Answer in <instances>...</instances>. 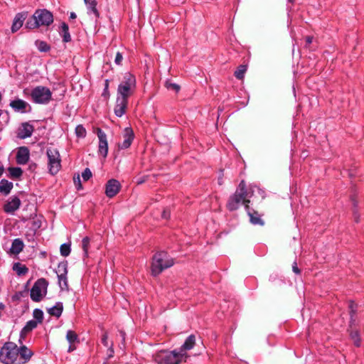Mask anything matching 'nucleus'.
<instances>
[{
    "instance_id": "37",
    "label": "nucleus",
    "mask_w": 364,
    "mask_h": 364,
    "mask_svg": "<svg viewBox=\"0 0 364 364\" xmlns=\"http://www.w3.org/2000/svg\"><path fill=\"white\" fill-rule=\"evenodd\" d=\"M60 250V254L62 256H63V257L68 256L69 254L70 253V245H68L65 243L61 245Z\"/></svg>"
},
{
    "instance_id": "6",
    "label": "nucleus",
    "mask_w": 364,
    "mask_h": 364,
    "mask_svg": "<svg viewBox=\"0 0 364 364\" xmlns=\"http://www.w3.org/2000/svg\"><path fill=\"white\" fill-rule=\"evenodd\" d=\"M136 88L135 77L127 73L124 75L122 81L117 88V96L128 98Z\"/></svg>"
},
{
    "instance_id": "1",
    "label": "nucleus",
    "mask_w": 364,
    "mask_h": 364,
    "mask_svg": "<svg viewBox=\"0 0 364 364\" xmlns=\"http://www.w3.org/2000/svg\"><path fill=\"white\" fill-rule=\"evenodd\" d=\"M251 196L246 189V185L244 181H242L235 193L230 197L227 203L228 208L232 211L237 210L241 204H244L247 210H249L250 198Z\"/></svg>"
},
{
    "instance_id": "47",
    "label": "nucleus",
    "mask_w": 364,
    "mask_h": 364,
    "mask_svg": "<svg viewBox=\"0 0 364 364\" xmlns=\"http://www.w3.org/2000/svg\"><path fill=\"white\" fill-rule=\"evenodd\" d=\"M292 269H293V272L294 273H296V274H299L300 273V270L298 268L297 264H296V262H294V264L292 265Z\"/></svg>"
},
{
    "instance_id": "15",
    "label": "nucleus",
    "mask_w": 364,
    "mask_h": 364,
    "mask_svg": "<svg viewBox=\"0 0 364 364\" xmlns=\"http://www.w3.org/2000/svg\"><path fill=\"white\" fill-rule=\"evenodd\" d=\"M10 106L14 111L21 113L26 112L27 109H28L29 110L31 109V106L29 105V104L21 99H16L11 101L10 102Z\"/></svg>"
},
{
    "instance_id": "41",
    "label": "nucleus",
    "mask_w": 364,
    "mask_h": 364,
    "mask_svg": "<svg viewBox=\"0 0 364 364\" xmlns=\"http://www.w3.org/2000/svg\"><path fill=\"white\" fill-rule=\"evenodd\" d=\"M73 181L77 189L79 190L82 188L81 181L79 175L73 177Z\"/></svg>"
},
{
    "instance_id": "27",
    "label": "nucleus",
    "mask_w": 364,
    "mask_h": 364,
    "mask_svg": "<svg viewBox=\"0 0 364 364\" xmlns=\"http://www.w3.org/2000/svg\"><path fill=\"white\" fill-rule=\"evenodd\" d=\"M13 188V183L7 180L2 179L0 181V193L8 195Z\"/></svg>"
},
{
    "instance_id": "10",
    "label": "nucleus",
    "mask_w": 364,
    "mask_h": 364,
    "mask_svg": "<svg viewBox=\"0 0 364 364\" xmlns=\"http://www.w3.org/2000/svg\"><path fill=\"white\" fill-rule=\"evenodd\" d=\"M99 139L98 153L104 158H106L108 153V143L106 134L100 128L97 130Z\"/></svg>"
},
{
    "instance_id": "18",
    "label": "nucleus",
    "mask_w": 364,
    "mask_h": 364,
    "mask_svg": "<svg viewBox=\"0 0 364 364\" xmlns=\"http://www.w3.org/2000/svg\"><path fill=\"white\" fill-rule=\"evenodd\" d=\"M29 150L27 147H20L16 154V161L18 164L24 165L29 160Z\"/></svg>"
},
{
    "instance_id": "49",
    "label": "nucleus",
    "mask_w": 364,
    "mask_h": 364,
    "mask_svg": "<svg viewBox=\"0 0 364 364\" xmlns=\"http://www.w3.org/2000/svg\"><path fill=\"white\" fill-rule=\"evenodd\" d=\"M76 17H77V16H76L75 13H74V12L70 13V18L71 19H75V18H76Z\"/></svg>"
},
{
    "instance_id": "7",
    "label": "nucleus",
    "mask_w": 364,
    "mask_h": 364,
    "mask_svg": "<svg viewBox=\"0 0 364 364\" xmlns=\"http://www.w3.org/2000/svg\"><path fill=\"white\" fill-rule=\"evenodd\" d=\"M46 155L49 173L52 175H55L60 171L61 167L60 153L57 149L48 147L46 149Z\"/></svg>"
},
{
    "instance_id": "5",
    "label": "nucleus",
    "mask_w": 364,
    "mask_h": 364,
    "mask_svg": "<svg viewBox=\"0 0 364 364\" xmlns=\"http://www.w3.org/2000/svg\"><path fill=\"white\" fill-rule=\"evenodd\" d=\"M18 359V346L11 341L6 342L0 349V362L14 364Z\"/></svg>"
},
{
    "instance_id": "43",
    "label": "nucleus",
    "mask_w": 364,
    "mask_h": 364,
    "mask_svg": "<svg viewBox=\"0 0 364 364\" xmlns=\"http://www.w3.org/2000/svg\"><path fill=\"white\" fill-rule=\"evenodd\" d=\"M102 343H103V345L105 346H108V336H107V334L106 333H104V335L102 336Z\"/></svg>"
},
{
    "instance_id": "44",
    "label": "nucleus",
    "mask_w": 364,
    "mask_h": 364,
    "mask_svg": "<svg viewBox=\"0 0 364 364\" xmlns=\"http://www.w3.org/2000/svg\"><path fill=\"white\" fill-rule=\"evenodd\" d=\"M162 218L168 219L170 218V211L168 210H164L162 213Z\"/></svg>"
},
{
    "instance_id": "34",
    "label": "nucleus",
    "mask_w": 364,
    "mask_h": 364,
    "mask_svg": "<svg viewBox=\"0 0 364 364\" xmlns=\"http://www.w3.org/2000/svg\"><path fill=\"white\" fill-rule=\"evenodd\" d=\"M86 129L82 125L80 124L76 127L75 134L77 137L85 138L86 136Z\"/></svg>"
},
{
    "instance_id": "2",
    "label": "nucleus",
    "mask_w": 364,
    "mask_h": 364,
    "mask_svg": "<svg viewBox=\"0 0 364 364\" xmlns=\"http://www.w3.org/2000/svg\"><path fill=\"white\" fill-rule=\"evenodd\" d=\"M187 353H179L176 350H162L153 355L154 360L158 364H179L186 361Z\"/></svg>"
},
{
    "instance_id": "8",
    "label": "nucleus",
    "mask_w": 364,
    "mask_h": 364,
    "mask_svg": "<svg viewBox=\"0 0 364 364\" xmlns=\"http://www.w3.org/2000/svg\"><path fill=\"white\" fill-rule=\"evenodd\" d=\"M32 100L36 104H48L52 98V92L44 86H37L31 92Z\"/></svg>"
},
{
    "instance_id": "39",
    "label": "nucleus",
    "mask_w": 364,
    "mask_h": 364,
    "mask_svg": "<svg viewBox=\"0 0 364 364\" xmlns=\"http://www.w3.org/2000/svg\"><path fill=\"white\" fill-rule=\"evenodd\" d=\"M166 87L168 90H174L176 92H178L180 90V86L178 85L171 82H166Z\"/></svg>"
},
{
    "instance_id": "30",
    "label": "nucleus",
    "mask_w": 364,
    "mask_h": 364,
    "mask_svg": "<svg viewBox=\"0 0 364 364\" xmlns=\"http://www.w3.org/2000/svg\"><path fill=\"white\" fill-rule=\"evenodd\" d=\"M246 70H247V66L244 65H241L235 71V76L237 79L242 80L244 77Z\"/></svg>"
},
{
    "instance_id": "9",
    "label": "nucleus",
    "mask_w": 364,
    "mask_h": 364,
    "mask_svg": "<svg viewBox=\"0 0 364 364\" xmlns=\"http://www.w3.org/2000/svg\"><path fill=\"white\" fill-rule=\"evenodd\" d=\"M48 286V282L46 279H38L31 289V299L36 302L41 301L47 294Z\"/></svg>"
},
{
    "instance_id": "36",
    "label": "nucleus",
    "mask_w": 364,
    "mask_h": 364,
    "mask_svg": "<svg viewBox=\"0 0 364 364\" xmlns=\"http://www.w3.org/2000/svg\"><path fill=\"white\" fill-rule=\"evenodd\" d=\"M248 215L250 218V221L254 225H262L264 224L263 221L261 220V218L256 214L255 215L254 214L250 213L248 211Z\"/></svg>"
},
{
    "instance_id": "32",
    "label": "nucleus",
    "mask_w": 364,
    "mask_h": 364,
    "mask_svg": "<svg viewBox=\"0 0 364 364\" xmlns=\"http://www.w3.org/2000/svg\"><path fill=\"white\" fill-rule=\"evenodd\" d=\"M11 176L15 178H18L21 176L23 171L19 167H12L9 169Z\"/></svg>"
},
{
    "instance_id": "55",
    "label": "nucleus",
    "mask_w": 364,
    "mask_h": 364,
    "mask_svg": "<svg viewBox=\"0 0 364 364\" xmlns=\"http://www.w3.org/2000/svg\"><path fill=\"white\" fill-rule=\"evenodd\" d=\"M289 2H293L294 0H288Z\"/></svg>"
},
{
    "instance_id": "35",
    "label": "nucleus",
    "mask_w": 364,
    "mask_h": 364,
    "mask_svg": "<svg viewBox=\"0 0 364 364\" xmlns=\"http://www.w3.org/2000/svg\"><path fill=\"white\" fill-rule=\"evenodd\" d=\"M90 238L88 237H85L82 240V248L83 250L85 256L87 257L88 255V249L90 247Z\"/></svg>"
},
{
    "instance_id": "42",
    "label": "nucleus",
    "mask_w": 364,
    "mask_h": 364,
    "mask_svg": "<svg viewBox=\"0 0 364 364\" xmlns=\"http://www.w3.org/2000/svg\"><path fill=\"white\" fill-rule=\"evenodd\" d=\"M122 59H123L122 55L119 52L117 53L116 57L114 59L115 63L117 65H120L122 61Z\"/></svg>"
},
{
    "instance_id": "33",
    "label": "nucleus",
    "mask_w": 364,
    "mask_h": 364,
    "mask_svg": "<svg viewBox=\"0 0 364 364\" xmlns=\"http://www.w3.org/2000/svg\"><path fill=\"white\" fill-rule=\"evenodd\" d=\"M33 317L36 319L35 321L38 322V323H41L43 319V312L38 309H36L33 313Z\"/></svg>"
},
{
    "instance_id": "11",
    "label": "nucleus",
    "mask_w": 364,
    "mask_h": 364,
    "mask_svg": "<svg viewBox=\"0 0 364 364\" xmlns=\"http://www.w3.org/2000/svg\"><path fill=\"white\" fill-rule=\"evenodd\" d=\"M21 200L17 196H11L4 205V210L6 213L13 214L21 205Z\"/></svg>"
},
{
    "instance_id": "16",
    "label": "nucleus",
    "mask_w": 364,
    "mask_h": 364,
    "mask_svg": "<svg viewBox=\"0 0 364 364\" xmlns=\"http://www.w3.org/2000/svg\"><path fill=\"white\" fill-rule=\"evenodd\" d=\"M33 129V125L28 122L23 123L18 130V137L20 139L29 137L32 135Z\"/></svg>"
},
{
    "instance_id": "24",
    "label": "nucleus",
    "mask_w": 364,
    "mask_h": 364,
    "mask_svg": "<svg viewBox=\"0 0 364 364\" xmlns=\"http://www.w3.org/2000/svg\"><path fill=\"white\" fill-rule=\"evenodd\" d=\"M63 306L61 302H58L56 304L48 309V313L53 316L59 318L63 312Z\"/></svg>"
},
{
    "instance_id": "31",
    "label": "nucleus",
    "mask_w": 364,
    "mask_h": 364,
    "mask_svg": "<svg viewBox=\"0 0 364 364\" xmlns=\"http://www.w3.org/2000/svg\"><path fill=\"white\" fill-rule=\"evenodd\" d=\"M14 269L17 272L18 275H23L28 272V268L25 265L21 264H15Z\"/></svg>"
},
{
    "instance_id": "20",
    "label": "nucleus",
    "mask_w": 364,
    "mask_h": 364,
    "mask_svg": "<svg viewBox=\"0 0 364 364\" xmlns=\"http://www.w3.org/2000/svg\"><path fill=\"white\" fill-rule=\"evenodd\" d=\"M38 326V322L35 320L28 321L26 326L22 328L20 333L19 343H22V340L25 339L26 335Z\"/></svg>"
},
{
    "instance_id": "25",
    "label": "nucleus",
    "mask_w": 364,
    "mask_h": 364,
    "mask_svg": "<svg viewBox=\"0 0 364 364\" xmlns=\"http://www.w3.org/2000/svg\"><path fill=\"white\" fill-rule=\"evenodd\" d=\"M60 35L63 38V42L68 43L71 41L68 26L65 23H63L60 26Z\"/></svg>"
},
{
    "instance_id": "51",
    "label": "nucleus",
    "mask_w": 364,
    "mask_h": 364,
    "mask_svg": "<svg viewBox=\"0 0 364 364\" xmlns=\"http://www.w3.org/2000/svg\"><path fill=\"white\" fill-rule=\"evenodd\" d=\"M354 215H355V220L356 222H358V216L357 215V214L355 213H354Z\"/></svg>"
},
{
    "instance_id": "19",
    "label": "nucleus",
    "mask_w": 364,
    "mask_h": 364,
    "mask_svg": "<svg viewBox=\"0 0 364 364\" xmlns=\"http://www.w3.org/2000/svg\"><path fill=\"white\" fill-rule=\"evenodd\" d=\"M124 141L122 144H119V147L120 149H127L130 146L133 139H134V133L132 130L129 128H126L124 131Z\"/></svg>"
},
{
    "instance_id": "45",
    "label": "nucleus",
    "mask_w": 364,
    "mask_h": 364,
    "mask_svg": "<svg viewBox=\"0 0 364 364\" xmlns=\"http://www.w3.org/2000/svg\"><path fill=\"white\" fill-rule=\"evenodd\" d=\"M108 87H109V80H106L105 82V90H104V93H103L104 95H105L107 94L108 95Z\"/></svg>"
},
{
    "instance_id": "4",
    "label": "nucleus",
    "mask_w": 364,
    "mask_h": 364,
    "mask_svg": "<svg viewBox=\"0 0 364 364\" xmlns=\"http://www.w3.org/2000/svg\"><path fill=\"white\" fill-rule=\"evenodd\" d=\"M53 21V14L50 11L46 9H39L36 11L33 16L28 20L26 27L33 29L41 26H49Z\"/></svg>"
},
{
    "instance_id": "22",
    "label": "nucleus",
    "mask_w": 364,
    "mask_h": 364,
    "mask_svg": "<svg viewBox=\"0 0 364 364\" xmlns=\"http://www.w3.org/2000/svg\"><path fill=\"white\" fill-rule=\"evenodd\" d=\"M196 343V337L194 335H190L186 340L185 341L184 343L181 346L178 352L179 353H186V350H189L192 349Z\"/></svg>"
},
{
    "instance_id": "23",
    "label": "nucleus",
    "mask_w": 364,
    "mask_h": 364,
    "mask_svg": "<svg viewBox=\"0 0 364 364\" xmlns=\"http://www.w3.org/2000/svg\"><path fill=\"white\" fill-rule=\"evenodd\" d=\"M23 247L24 245L21 240L15 239L10 248V252L14 255H18L23 250Z\"/></svg>"
},
{
    "instance_id": "40",
    "label": "nucleus",
    "mask_w": 364,
    "mask_h": 364,
    "mask_svg": "<svg viewBox=\"0 0 364 364\" xmlns=\"http://www.w3.org/2000/svg\"><path fill=\"white\" fill-rule=\"evenodd\" d=\"M82 177L84 181H88L92 177L91 171L88 168H86L82 173Z\"/></svg>"
},
{
    "instance_id": "26",
    "label": "nucleus",
    "mask_w": 364,
    "mask_h": 364,
    "mask_svg": "<svg viewBox=\"0 0 364 364\" xmlns=\"http://www.w3.org/2000/svg\"><path fill=\"white\" fill-rule=\"evenodd\" d=\"M66 338L70 343L68 351L71 352L75 349L73 344L78 340L77 335L73 331H68L66 334Z\"/></svg>"
},
{
    "instance_id": "52",
    "label": "nucleus",
    "mask_w": 364,
    "mask_h": 364,
    "mask_svg": "<svg viewBox=\"0 0 364 364\" xmlns=\"http://www.w3.org/2000/svg\"><path fill=\"white\" fill-rule=\"evenodd\" d=\"M144 181L143 179H141V181H138L137 183L138 184H141L144 182Z\"/></svg>"
},
{
    "instance_id": "13",
    "label": "nucleus",
    "mask_w": 364,
    "mask_h": 364,
    "mask_svg": "<svg viewBox=\"0 0 364 364\" xmlns=\"http://www.w3.org/2000/svg\"><path fill=\"white\" fill-rule=\"evenodd\" d=\"M120 190V183L115 179H111L107 181L105 187L106 196L112 198L116 196Z\"/></svg>"
},
{
    "instance_id": "21",
    "label": "nucleus",
    "mask_w": 364,
    "mask_h": 364,
    "mask_svg": "<svg viewBox=\"0 0 364 364\" xmlns=\"http://www.w3.org/2000/svg\"><path fill=\"white\" fill-rule=\"evenodd\" d=\"M26 17V15L23 13H18L16 15L11 26V31L13 33L16 32L23 26Z\"/></svg>"
},
{
    "instance_id": "54",
    "label": "nucleus",
    "mask_w": 364,
    "mask_h": 364,
    "mask_svg": "<svg viewBox=\"0 0 364 364\" xmlns=\"http://www.w3.org/2000/svg\"><path fill=\"white\" fill-rule=\"evenodd\" d=\"M122 335V337H123V339H124V333L121 332Z\"/></svg>"
},
{
    "instance_id": "50",
    "label": "nucleus",
    "mask_w": 364,
    "mask_h": 364,
    "mask_svg": "<svg viewBox=\"0 0 364 364\" xmlns=\"http://www.w3.org/2000/svg\"><path fill=\"white\" fill-rule=\"evenodd\" d=\"M109 357H112V354L114 353V350H113V348L111 346L110 348L109 349Z\"/></svg>"
},
{
    "instance_id": "38",
    "label": "nucleus",
    "mask_w": 364,
    "mask_h": 364,
    "mask_svg": "<svg viewBox=\"0 0 364 364\" xmlns=\"http://www.w3.org/2000/svg\"><path fill=\"white\" fill-rule=\"evenodd\" d=\"M36 45L40 51L46 52L50 49V47L44 41H36Z\"/></svg>"
},
{
    "instance_id": "48",
    "label": "nucleus",
    "mask_w": 364,
    "mask_h": 364,
    "mask_svg": "<svg viewBox=\"0 0 364 364\" xmlns=\"http://www.w3.org/2000/svg\"><path fill=\"white\" fill-rule=\"evenodd\" d=\"M313 37L311 36H306V43L307 45H309L312 43Z\"/></svg>"
},
{
    "instance_id": "46",
    "label": "nucleus",
    "mask_w": 364,
    "mask_h": 364,
    "mask_svg": "<svg viewBox=\"0 0 364 364\" xmlns=\"http://www.w3.org/2000/svg\"><path fill=\"white\" fill-rule=\"evenodd\" d=\"M354 306H355V304L353 302H350V304L349 305V308L350 309L351 318L353 317V314H354L355 312Z\"/></svg>"
},
{
    "instance_id": "29",
    "label": "nucleus",
    "mask_w": 364,
    "mask_h": 364,
    "mask_svg": "<svg viewBox=\"0 0 364 364\" xmlns=\"http://www.w3.org/2000/svg\"><path fill=\"white\" fill-rule=\"evenodd\" d=\"M350 337L353 340L354 345L357 347L360 346V337L358 331L357 330H350Z\"/></svg>"
},
{
    "instance_id": "53",
    "label": "nucleus",
    "mask_w": 364,
    "mask_h": 364,
    "mask_svg": "<svg viewBox=\"0 0 364 364\" xmlns=\"http://www.w3.org/2000/svg\"><path fill=\"white\" fill-rule=\"evenodd\" d=\"M3 173V168L0 167V176Z\"/></svg>"
},
{
    "instance_id": "3",
    "label": "nucleus",
    "mask_w": 364,
    "mask_h": 364,
    "mask_svg": "<svg viewBox=\"0 0 364 364\" xmlns=\"http://www.w3.org/2000/svg\"><path fill=\"white\" fill-rule=\"evenodd\" d=\"M173 264V259L166 252H157L152 259L151 273L154 276H157Z\"/></svg>"
},
{
    "instance_id": "28",
    "label": "nucleus",
    "mask_w": 364,
    "mask_h": 364,
    "mask_svg": "<svg viewBox=\"0 0 364 364\" xmlns=\"http://www.w3.org/2000/svg\"><path fill=\"white\" fill-rule=\"evenodd\" d=\"M85 4L87 6L89 12H92L96 18H98L100 14L96 8L97 1L96 0H84Z\"/></svg>"
},
{
    "instance_id": "12",
    "label": "nucleus",
    "mask_w": 364,
    "mask_h": 364,
    "mask_svg": "<svg viewBox=\"0 0 364 364\" xmlns=\"http://www.w3.org/2000/svg\"><path fill=\"white\" fill-rule=\"evenodd\" d=\"M128 103V98L124 97H117L116 105L114 109V114L117 117H122L126 112Z\"/></svg>"
},
{
    "instance_id": "17",
    "label": "nucleus",
    "mask_w": 364,
    "mask_h": 364,
    "mask_svg": "<svg viewBox=\"0 0 364 364\" xmlns=\"http://www.w3.org/2000/svg\"><path fill=\"white\" fill-rule=\"evenodd\" d=\"M18 355H20L21 358L23 360L22 363L24 364L31 360L33 355V352L26 346L21 345L18 347Z\"/></svg>"
},
{
    "instance_id": "14",
    "label": "nucleus",
    "mask_w": 364,
    "mask_h": 364,
    "mask_svg": "<svg viewBox=\"0 0 364 364\" xmlns=\"http://www.w3.org/2000/svg\"><path fill=\"white\" fill-rule=\"evenodd\" d=\"M67 266L66 264H60L58 266V284L61 289H68V284L67 281Z\"/></svg>"
}]
</instances>
